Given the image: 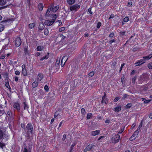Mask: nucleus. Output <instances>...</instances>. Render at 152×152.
I'll return each mask as SVG.
<instances>
[{
  "label": "nucleus",
  "mask_w": 152,
  "mask_h": 152,
  "mask_svg": "<svg viewBox=\"0 0 152 152\" xmlns=\"http://www.w3.org/2000/svg\"><path fill=\"white\" fill-rule=\"evenodd\" d=\"M114 35V33H111V34H110L109 36V37H113Z\"/></svg>",
  "instance_id": "nucleus-55"
},
{
  "label": "nucleus",
  "mask_w": 152,
  "mask_h": 152,
  "mask_svg": "<svg viewBox=\"0 0 152 152\" xmlns=\"http://www.w3.org/2000/svg\"><path fill=\"white\" fill-rule=\"evenodd\" d=\"M66 135L65 134H64L63 135V138H62L63 140H65V139H66Z\"/></svg>",
  "instance_id": "nucleus-58"
},
{
  "label": "nucleus",
  "mask_w": 152,
  "mask_h": 152,
  "mask_svg": "<svg viewBox=\"0 0 152 152\" xmlns=\"http://www.w3.org/2000/svg\"><path fill=\"white\" fill-rule=\"evenodd\" d=\"M67 3L70 4H74L75 0H67Z\"/></svg>",
  "instance_id": "nucleus-21"
},
{
  "label": "nucleus",
  "mask_w": 152,
  "mask_h": 152,
  "mask_svg": "<svg viewBox=\"0 0 152 152\" xmlns=\"http://www.w3.org/2000/svg\"><path fill=\"white\" fill-rule=\"evenodd\" d=\"M48 55H47L41 58L40 59V61H42L45 59H47L48 58Z\"/></svg>",
  "instance_id": "nucleus-24"
},
{
  "label": "nucleus",
  "mask_w": 152,
  "mask_h": 152,
  "mask_svg": "<svg viewBox=\"0 0 152 152\" xmlns=\"http://www.w3.org/2000/svg\"><path fill=\"white\" fill-rule=\"evenodd\" d=\"M55 21L54 20H46L45 22V24L46 25L51 26L52 25Z\"/></svg>",
  "instance_id": "nucleus-8"
},
{
  "label": "nucleus",
  "mask_w": 152,
  "mask_h": 152,
  "mask_svg": "<svg viewBox=\"0 0 152 152\" xmlns=\"http://www.w3.org/2000/svg\"><path fill=\"white\" fill-rule=\"evenodd\" d=\"M136 80V77H133V78H132V82H133V83H134V82H135V80Z\"/></svg>",
  "instance_id": "nucleus-54"
},
{
  "label": "nucleus",
  "mask_w": 152,
  "mask_h": 152,
  "mask_svg": "<svg viewBox=\"0 0 152 152\" xmlns=\"http://www.w3.org/2000/svg\"><path fill=\"white\" fill-rule=\"evenodd\" d=\"M82 113L85 115V110L84 108H82L81 110Z\"/></svg>",
  "instance_id": "nucleus-37"
},
{
  "label": "nucleus",
  "mask_w": 152,
  "mask_h": 152,
  "mask_svg": "<svg viewBox=\"0 0 152 152\" xmlns=\"http://www.w3.org/2000/svg\"><path fill=\"white\" fill-rule=\"evenodd\" d=\"M44 89L45 91H48L49 88L48 86L47 85H45V86Z\"/></svg>",
  "instance_id": "nucleus-40"
},
{
  "label": "nucleus",
  "mask_w": 152,
  "mask_h": 152,
  "mask_svg": "<svg viewBox=\"0 0 152 152\" xmlns=\"http://www.w3.org/2000/svg\"><path fill=\"white\" fill-rule=\"evenodd\" d=\"M65 29V28L64 27H62L59 28V31L60 32H61L64 31Z\"/></svg>",
  "instance_id": "nucleus-36"
},
{
  "label": "nucleus",
  "mask_w": 152,
  "mask_h": 152,
  "mask_svg": "<svg viewBox=\"0 0 152 152\" xmlns=\"http://www.w3.org/2000/svg\"><path fill=\"white\" fill-rule=\"evenodd\" d=\"M148 66L149 69H152V63H150V64H148Z\"/></svg>",
  "instance_id": "nucleus-39"
},
{
  "label": "nucleus",
  "mask_w": 152,
  "mask_h": 152,
  "mask_svg": "<svg viewBox=\"0 0 152 152\" xmlns=\"http://www.w3.org/2000/svg\"><path fill=\"white\" fill-rule=\"evenodd\" d=\"M6 0H0V5H4L6 4Z\"/></svg>",
  "instance_id": "nucleus-18"
},
{
  "label": "nucleus",
  "mask_w": 152,
  "mask_h": 152,
  "mask_svg": "<svg viewBox=\"0 0 152 152\" xmlns=\"http://www.w3.org/2000/svg\"><path fill=\"white\" fill-rule=\"evenodd\" d=\"M60 37L62 39H64L65 38V37L63 35H61L60 36Z\"/></svg>",
  "instance_id": "nucleus-53"
},
{
  "label": "nucleus",
  "mask_w": 152,
  "mask_h": 152,
  "mask_svg": "<svg viewBox=\"0 0 152 152\" xmlns=\"http://www.w3.org/2000/svg\"><path fill=\"white\" fill-rule=\"evenodd\" d=\"M58 23V25L60 26L61 24V22L60 20H58L57 21Z\"/></svg>",
  "instance_id": "nucleus-50"
},
{
  "label": "nucleus",
  "mask_w": 152,
  "mask_h": 152,
  "mask_svg": "<svg viewBox=\"0 0 152 152\" xmlns=\"http://www.w3.org/2000/svg\"><path fill=\"white\" fill-rule=\"evenodd\" d=\"M120 139V136L118 134L114 135L112 139V141L113 143H115L118 142Z\"/></svg>",
  "instance_id": "nucleus-1"
},
{
  "label": "nucleus",
  "mask_w": 152,
  "mask_h": 152,
  "mask_svg": "<svg viewBox=\"0 0 152 152\" xmlns=\"http://www.w3.org/2000/svg\"><path fill=\"white\" fill-rule=\"evenodd\" d=\"M152 57V53L151 54H150L148 56H144L143 57V59L145 60H145H149L150 59H151Z\"/></svg>",
  "instance_id": "nucleus-13"
},
{
  "label": "nucleus",
  "mask_w": 152,
  "mask_h": 152,
  "mask_svg": "<svg viewBox=\"0 0 152 152\" xmlns=\"http://www.w3.org/2000/svg\"><path fill=\"white\" fill-rule=\"evenodd\" d=\"M15 74L16 75H18L20 74V72L16 70L15 72Z\"/></svg>",
  "instance_id": "nucleus-43"
},
{
  "label": "nucleus",
  "mask_w": 152,
  "mask_h": 152,
  "mask_svg": "<svg viewBox=\"0 0 152 152\" xmlns=\"http://www.w3.org/2000/svg\"><path fill=\"white\" fill-rule=\"evenodd\" d=\"M35 23H32L30 24L29 25V28L30 29H31L33 28L34 26H35Z\"/></svg>",
  "instance_id": "nucleus-22"
},
{
  "label": "nucleus",
  "mask_w": 152,
  "mask_h": 152,
  "mask_svg": "<svg viewBox=\"0 0 152 152\" xmlns=\"http://www.w3.org/2000/svg\"><path fill=\"white\" fill-rule=\"evenodd\" d=\"M145 62L144 59H141L138 60L137 61L135 62L134 64V65L136 66H139L144 64Z\"/></svg>",
  "instance_id": "nucleus-5"
},
{
  "label": "nucleus",
  "mask_w": 152,
  "mask_h": 152,
  "mask_svg": "<svg viewBox=\"0 0 152 152\" xmlns=\"http://www.w3.org/2000/svg\"><path fill=\"white\" fill-rule=\"evenodd\" d=\"M38 85V83L37 81H34L32 84V87L34 88H35L37 87Z\"/></svg>",
  "instance_id": "nucleus-20"
},
{
  "label": "nucleus",
  "mask_w": 152,
  "mask_h": 152,
  "mask_svg": "<svg viewBox=\"0 0 152 152\" xmlns=\"http://www.w3.org/2000/svg\"><path fill=\"white\" fill-rule=\"evenodd\" d=\"M60 59H58L56 62V66H58L60 63Z\"/></svg>",
  "instance_id": "nucleus-30"
},
{
  "label": "nucleus",
  "mask_w": 152,
  "mask_h": 152,
  "mask_svg": "<svg viewBox=\"0 0 152 152\" xmlns=\"http://www.w3.org/2000/svg\"><path fill=\"white\" fill-rule=\"evenodd\" d=\"M127 96H128L126 94H124L123 95V97L122 99H125L126 97H127Z\"/></svg>",
  "instance_id": "nucleus-44"
},
{
  "label": "nucleus",
  "mask_w": 152,
  "mask_h": 152,
  "mask_svg": "<svg viewBox=\"0 0 152 152\" xmlns=\"http://www.w3.org/2000/svg\"><path fill=\"white\" fill-rule=\"evenodd\" d=\"M38 8L39 10H42L43 8V6L42 4H39L38 5Z\"/></svg>",
  "instance_id": "nucleus-23"
},
{
  "label": "nucleus",
  "mask_w": 152,
  "mask_h": 152,
  "mask_svg": "<svg viewBox=\"0 0 152 152\" xmlns=\"http://www.w3.org/2000/svg\"><path fill=\"white\" fill-rule=\"evenodd\" d=\"M151 101V100H150V99L146 100L144 101V102L145 103H148L149 102Z\"/></svg>",
  "instance_id": "nucleus-46"
},
{
  "label": "nucleus",
  "mask_w": 152,
  "mask_h": 152,
  "mask_svg": "<svg viewBox=\"0 0 152 152\" xmlns=\"http://www.w3.org/2000/svg\"><path fill=\"white\" fill-rule=\"evenodd\" d=\"M63 121H61L60 123L59 124L58 126V128L60 127L62 125V124H63Z\"/></svg>",
  "instance_id": "nucleus-59"
},
{
  "label": "nucleus",
  "mask_w": 152,
  "mask_h": 152,
  "mask_svg": "<svg viewBox=\"0 0 152 152\" xmlns=\"http://www.w3.org/2000/svg\"><path fill=\"white\" fill-rule=\"evenodd\" d=\"M105 122L107 124H109L110 123V121L109 120H107L105 121Z\"/></svg>",
  "instance_id": "nucleus-56"
},
{
  "label": "nucleus",
  "mask_w": 152,
  "mask_h": 152,
  "mask_svg": "<svg viewBox=\"0 0 152 152\" xmlns=\"http://www.w3.org/2000/svg\"><path fill=\"white\" fill-rule=\"evenodd\" d=\"M92 115V114L91 113H88L87 116V119H89L91 116Z\"/></svg>",
  "instance_id": "nucleus-32"
},
{
  "label": "nucleus",
  "mask_w": 152,
  "mask_h": 152,
  "mask_svg": "<svg viewBox=\"0 0 152 152\" xmlns=\"http://www.w3.org/2000/svg\"><path fill=\"white\" fill-rule=\"evenodd\" d=\"M115 41V39H112L110 41L109 43L110 44H112L113 42H114Z\"/></svg>",
  "instance_id": "nucleus-49"
},
{
  "label": "nucleus",
  "mask_w": 152,
  "mask_h": 152,
  "mask_svg": "<svg viewBox=\"0 0 152 152\" xmlns=\"http://www.w3.org/2000/svg\"><path fill=\"white\" fill-rule=\"evenodd\" d=\"M114 17V15H113L111 14L110 15V17L109 18V19H111V18H113Z\"/></svg>",
  "instance_id": "nucleus-57"
},
{
  "label": "nucleus",
  "mask_w": 152,
  "mask_h": 152,
  "mask_svg": "<svg viewBox=\"0 0 152 152\" xmlns=\"http://www.w3.org/2000/svg\"><path fill=\"white\" fill-rule=\"evenodd\" d=\"M120 98L119 97H116L114 99V101L115 102H116Z\"/></svg>",
  "instance_id": "nucleus-47"
},
{
  "label": "nucleus",
  "mask_w": 152,
  "mask_h": 152,
  "mask_svg": "<svg viewBox=\"0 0 152 152\" xmlns=\"http://www.w3.org/2000/svg\"><path fill=\"white\" fill-rule=\"evenodd\" d=\"M53 20H55V19L57 17V15L56 14L53 15Z\"/></svg>",
  "instance_id": "nucleus-45"
},
{
  "label": "nucleus",
  "mask_w": 152,
  "mask_h": 152,
  "mask_svg": "<svg viewBox=\"0 0 152 152\" xmlns=\"http://www.w3.org/2000/svg\"><path fill=\"white\" fill-rule=\"evenodd\" d=\"M94 74V72H90L88 75V77H91L92 76H93Z\"/></svg>",
  "instance_id": "nucleus-26"
},
{
  "label": "nucleus",
  "mask_w": 152,
  "mask_h": 152,
  "mask_svg": "<svg viewBox=\"0 0 152 152\" xmlns=\"http://www.w3.org/2000/svg\"><path fill=\"white\" fill-rule=\"evenodd\" d=\"M3 136V134L2 132L0 131V139H1Z\"/></svg>",
  "instance_id": "nucleus-42"
},
{
  "label": "nucleus",
  "mask_w": 152,
  "mask_h": 152,
  "mask_svg": "<svg viewBox=\"0 0 152 152\" xmlns=\"http://www.w3.org/2000/svg\"><path fill=\"white\" fill-rule=\"evenodd\" d=\"M4 26L3 25L0 24V32L4 30Z\"/></svg>",
  "instance_id": "nucleus-31"
},
{
  "label": "nucleus",
  "mask_w": 152,
  "mask_h": 152,
  "mask_svg": "<svg viewBox=\"0 0 152 152\" xmlns=\"http://www.w3.org/2000/svg\"><path fill=\"white\" fill-rule=\"evenodd\" d=\"M22 73L23 75L25 76H26L27 75V72L26 69V66L24 64H23L22 66Z\"/></svg>",
  "instance_id": "nucleus-6"
},
{
  "label": "nucleus",
  "mask_w": 152,
  "mask_h": 152,
  "mask_svg": "<svg viewBox=\"0 0 152 152\" xmlns=\"http://www.w3.org/2000/svg\"><path fill=\"white\" fill-rule=\"evenodd\" d=\"M44 31L45 34L46 35H48L49 33L48 30L47 28H46L45 29Z\"/></svg>",
  "instance_id": "nucleus-29"
},
{
  "label": "nucleus",
  "mask_w": 152,
  "mask_h": 152,
  "mask_svg": "<svg viewBox=\"0 0 152 152\" xmlns=\"http://www.w3.org/2000/svg\"><path fill=\"white\" fill-rule=\"evenodd\" d=\"M101 25L102 24L101 23H100V22H99L97 24V28H99L100 26H101Z\"/></svg>",
  "instance_id": "nucleus-35"
},
{
  "label": "nucleus",
  "mask_w": 152,
  "mask_h": 152,
  "mask_svg": "<svg viewBox=\"0 0 152 152\" xmlns=\"http://www.w3.org/2000/svg\"><path fill=\"white\" fill-rule=\"evenodd\" d=\"M136 125V124H135V123H134L132 125V127L133 128H134L135 126Z\"/></svg>",
  "instance_id": "nucleus-61"
},
{
  "label": "nucleus",
  "mask_w": 152,
  "mask_h": 152,
  "mask_svg": "<svg viewBox=\"0 0 152 152\" xmlns=\"http://www.w3.org/2000/svg\"><path fill=\"white\" fill-rule=\"evenodd\" d=\"M88 12L90 14H92L93 12L91 11V8H89L88 10Z\"/></svg>",
  "instance_id": "nucleus-38"
},
{
  "label": "nucleus",
  "mask_w": 152,
  "mask_h": 152,
  "mask_svg": "<svg viewBox=\"0 0 152 152\" xmlns=\"http://www.w3.org/2000/svg\"><path fill=\"white\" fill-rule=\"evenodd\" d=\"M132 106V105L131 104L129 103L128 104L126 105V107L127 108H129Z\"/></svg>",
  "instance_id": "nucleus-41"
},
{
  "label": "nucleus",
  "mask_w": 152,
  "mask_h": 152,
  "mask_svg": "<svg viewBox=\"0 0 152 152\" xmlns=\"http://www.w3.org/2000/svg\"><path fill=\"white\" fill-rule=\"evenodd\" d=\"M99 133L100 131L99 130H96L95 131H92L90 134L91 136H95L99 134Z\"/></svg>",
  "instance_id": "nucleus-12"
},
{
  "label": "nucleus",
  "mask_w": 152,
  "mask_h": 152,
  "mask_svg": "<svg viewBox=\"0 0 152 152\" xmlns=\"http://www.w3.org/2000/svg\"><path fill=\"white\" fill-rule=\"evenodd\" d=\"M43 78V75L41 74H39L37 76V80L39 81H40Z\"/></svg>",
  "instance_id": "nucleus-15"
},
{
  "label": "nucleus",
  "mask_w": 152,
  "mask_h": 152,
  "mask_svg": "<svg viewBox=\"0 0 152 152\" xmlns=\"http://www.w3.org/2000/svg\"><path fill=\"white\" fill-rule=\"evenodd\" d=\"M94 146V145H88L86 147V148L84 149V151L86 152L87 151H90Z\"/></svg>",
  "instance_id": "nucleus-11"
},
{
  "label": "nucleus",
  "mask_w": 152,
  "mask_h": 152,
  "mask_svg": "<svg viewBox=\"0 0 152 152\" xmlns=\"http://www.w3.org/2000/svg\"><path fill=\"white\" fill-rule=\"evenodd\" d=\"M149 117L151 118H152V113L150 114L149 115Z\"/></svg>",
  "instance_id": "nucleus-63"
},
{
  "label": "nucleus",
  "mask_w": 152,
  "mask_h": 152,
  "mask_svg": "<svg viewBox=\"0 0 152 152\" xmlns=\"http://www.w3.org/2000/svg\"><path fill=\"white\" fill-rule=\"evenodd\" d=\"M121 107L120 106L114 108V111L115 112H118L121 111Z\"/></svg>",
  "instance_id": "nucleus-17"
},
{
  "label": "nucleus",
  "mask_w": 152,
  "mask_h": 152,
  "mask_svg": "<svg viewBox=\"0 0 152 152\" xmlns=\"http://www.w3.org/2000/svg\"><path fill=\"white\" fill-rule=\"evenodd\" d=\"M135 73V71L134 70H133L131 72V74L132 75H134Z\"/></svg>",
  "instance_id": "nucleus-64"
},
{
  "label": "nucleus",
  "mask_w": 152,
  "mask_h": 152,
  "mask_svg": "<svg viewBox=\"0 0 152 152\" xmlns=\"http://www.w3.org/2000/svg\"><path fill=\"white\" fill-rule=\"evenodd\" d=\"M80 8V6L78 4H75L71 6L70 10L71 11H76Z\"/></svg>",
  "instance_id": "nucleus-2"
},
{
  "label": "nucleus",
  "mask_w": 152,
  "mask_h": 152,
  "mask_svg": "<svg viewBox=\"0 0 152 152\" xmlns=\"http://www.w3.org/2000/svg\"><path fill=\"white\" fill-rule=\"evenodd\" d=\"M23 152H28L27 149L26 148H24Z\"/></svg>",
  "instance_id": "nucleus-51"
},
{
  "label": "nucleus",
  "mask_w": 152,
  "mask_h": 152,
  "mask_svg": "<svg viewBox=\"0 0 152 152\" xmlns=\"http://www.w3.org/2000/svg\"><path fill=\"white\" fill-rule=\"evenodd\" d=\"M129 20V18L128 17H126L124 19V22H127Z\"/></svg>",
  "instance_id": "nucleus-34"
},
{
  "label": "nucleus",
  "mask_w": 152,
  "mask_h": 152,
  "mask_svg": "<svg viewBox=\"0 0 152 152\" xmlns=\"http://www.w3.org/2000/svg\"><path fill=\"white\" fill-rule=\"evenodd\" d=\"M43 48V47L38 46L37 47V51H41L42 50Z\"/></svg>",
  "instance_id": "nucleus-27"
},
{
  "label": "nucleus",
  "mask_w": 152,
  "mask_h": 152,
  "mask_svg": "<svg viewBox=\"0 0 152 152\" xmlns=\"http://www.w3.org/2000/svg\"><path fill=\"white\" fill-rule=\"evenodd\" d=\"M5 146V144L3 143H1L0 142V147L2 148H3Z\"/></svg>",
  "instance_id": "nucleus-33"
},
{
  "label": "nucleus",
  "mask_w": 152,
  "mask_h": 152,
  "mask_svg": "<svg viewBox=\"0 0 152 152\" xmlns=\"http://www.w3.org/2000/svg\"><path fill=\"white\" fill-rule=\"evenodd\" d=\"M104 136H101L100 137H99L98 139V140H100L102 138H104Z\"/></svg>",
  "instance_id": "nucleus-62"
},
{
  "label": "nucleus",
  "mask_w": 152,
  "mask_h": 152,
  "mask_svg": "<svg viewBox=\"0 0 152 152\" xmlns=\"http://www.w3.org/2000/svg\"><path fill=\"white\" fill-rule=\"evenodd\" d=\"M26 128L28 130V133H31L33 131V128L32 125L30 124H28L26 126Z\"/></svg>",
  "instance_id": "nucleus-4"
},
{
  "label": "nucleus",
  "mask_w": 152,
  "mask_h": 152,
  "mask_svg": "<svg viewBox=\"0 0 152 152\" xmlns=\"http://www.w3.org/2000/svg\"><path fill=\"white\" fill-rule=\"evenodd\" d=\"M21 43V41L20 37H17L15 40V44L17 47L20 45Z\"/></svg>",
  "instance_id": "nucleus-7"
},
{
  "label": "nucleus",
  "mask_w": 152,
  "mask_h": 152,
  "mask_svg": "<svg viewBox=\"0 0 152 152\" xmlns=\"http://www.w3.org/2000/svg\"><path fill=\"white\" fill-rule=\"evenodd\" d=\"M13 106L18 110H19L20 108V104L17 102H14L13 104Z\"/></svg>",
  "instance_id": "nucleus-9"
},
{
  "label": "nucleus",
  "mask_w": 152,
  "mask_h": 152,
  "mask_svg": "<svg viewBox=\"0 0 152 152\" xmlns=\"http://www.w3.org/2000/svg\"><path fill=\"white\" fill-rule=\"evenodd\" d=\"M124 128L123 129L122 128L121 130L119 131V132H118V133H122L123 132V131H124Z\"/></svg>",
  "instance_id": "nucleus-52"
},
{
  "label": "nucleus",
  "mask_w": 152,
  "mask_h": 152,
  "mask_svg": "<svg viewBox=\"0 0 152 152\" xmlns=\"http://www.w3.org/2000/svg\"><path fill=\"white\" fill-rule=\"evenodd\" d=\"M23 104L24 105V109L25 110H27L28 108V107L27 104H26L25 102H24L23 103Z\"/></svg>",
  "instance_id": "nucleus-28"
},
{
  "label": "nucleus",
  "mask_w": 152,
  "mask_h": 152,
  "mask_svg": "<svg viewBox=\"0 0 152 152\" xmlns=\"http://www.w3.org/2000/svg\"><path fill=\"white\" fill-rule=\"evenodd\" d=\"M45 28V26L43 23H40L39 26V29L40 30V31H42L43 29Z\"/></svg>",
  "instance_id": "nucleus-14"
},
{
  "label": "nucleus",
  "mask_w": 152,
  "mask_h": 152,
  "mask_svg": "<svg viewBox=\"0 0 152 152\" xmlns=\"http://www.w3.org/2000/svg\"><path fill=\"white\" fill-rule=\"evenodd\" d=\"M68 56H64L62 58L61 60V64L62 67H63L64 66L66 61L68 59Z\"/></svg>",
  "instance_id": "nucleus-3"
},
{
  "label": "nucleus",
  "mask_w": 152,
  "mask_h": 152,
  "mask_svg": "<svg viewBox=\"0 0 152 152\" xmlns=\"http://www.w3.org/2000/svg\"><path fill=\"white\" fill-rule=\"evenodd\" d=\"M102 102H104L105 104H107L108 102L107 100V99L106 98L105 95L103 96L102 97Z\"/></svg>",
  "instance_id": "nucleus-16"
},
{
  "label": "nucleus",
  "mask_w": 152,
  "mask_h": 152,
  "mask_svg": "<svg viewBox=\"0 0 152 152\" xmlns=\"http://www.w3.org/2000/svg\"><path fill=\"white\" fill-rule=\"evenodd\" d=\"M75 145H72L70 148V152H71L72 151V149L74 147V146Z\"/></svg>",
  "instance_id": "nucleus-48"
},
{
  "label": "nucleus",
  "mask_w": 152,
  "mask_h": 152,
  "mask_svg": "<svg viewBox=\"0 0 152 152\" xmlns=\"http://www.w3.org/2000/svg\"><path fill=\"white\" fill-rule=\"evenodd\" d=\"M5 86H6V87L10 89V86L9 83L8 82V81H7V82L5 81Z\"/></svg>",
  "instance_id": "nucleus-25"
},
{
  "label": "nucleus",
  "mask_w": 152,
  "mask_h": 152,
  "mask_svg": "<svg viewBox=\"0 0 152 152\" xmlns=\"http://www.w3.org/2000/svg\"><path fill=\"white\" fill-rule=\"evenodd\" d=\"M59 8V6H57L53 7L51 6L49 9L50 11H52L53 12H56Z\"/></svg>",
  "instance_id": "nucleus-10"
},
{
  "label": "nucleus",
  "mask_w": 152,
  "mask_h": 152,
  "mask_svg": "<svg viewBox=\"0 0 152 152\" xmlns=\"http://www.w3.org/2000/svg\"><path fill=\"white\" fill-rule=\"evenodd\" d=\"M139 129V128L137 129L136 131L134 133L133 135L131 137V139L133 137H134L136 138L137 137V133L138 132H137L138 131V130Z\"/></svg>",
  "instance_id": "nucleus-19"
},
{
  "label": "nucleus",
  "mask_w": 152,
  "mask_h": 152,
  "mask_svg": "<svg viewBox=\"0 0 152 152\" xmlns=\"http://www.w3.org/2000/svg\"><path fill=\"white\" fill-rule=\"evenodd\" d=\"M15 81L16 82L18 80V77H15Z\"/></svg>",
  "instance_id": "nucleus-60"
}]
</instances>
